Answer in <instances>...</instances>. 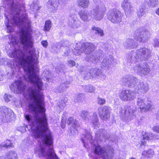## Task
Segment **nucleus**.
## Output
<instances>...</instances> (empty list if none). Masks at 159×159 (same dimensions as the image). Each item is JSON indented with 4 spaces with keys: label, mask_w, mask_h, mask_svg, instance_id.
I'll return each mask as SVG.
<instances>
[{
    "label": "nucleus",
    "mask_w": 159,
    "mask_h": 159,
    "mask_svg": "<svg viewBox=\"0 0 159 159\" xmlns=\"http://www.w3.org/2000/svg\"><path fill=\"white\" fill-rule=\"evenodd\" d=\"M85 79L88 80L92 77L93 78H99L104 79L106 75L101 70L97 68H92L90 70L86 69L82 71Z\"/></svg>",
    "instance_id": "nucleus-6"
},
{
    "label": "nucleus",
    "mask_w": 159,
    "mask_h": 159,
    "mask_svg": "<svg viewBox=\"0 0 159 159\" xmlns=\"http://www.w3.org/2000/svg\"><path fill=\"white\" fill-rule=\"evenodd\" d=\"M14 67V65H12V66H11V68L12 69H13V68Z\"/></svg>",
    "instance_id": "nucleus-58"
},
{
    "label": "nucleus",
    "mask_w": 159,
    "mask_h": 159,
    "mask_svg": "<svg viewBox=\"0 0 159 159\" xmlns=\"http://www.w3.org/2000/svg\"><path fill=\"white\" fill-rule=\"evenodd\" d=\"M70 83V82L69 81L62 82L56 87V90L57 92L59 93L64 92L69 87V86L68 85Z\"/></svg>",
    "instance_id": "nucleus-25"
},
{
    "label": "nucleus",
    "mask_w": 159,
    "mask_h": 159,
    "mask_svg": "<svg viewBox=\"0 0 159 159\" xmlns=\"http://www.w3.org/2000/svg\"><path fill=\"white\" fill-rule=\"evenodd\" d=\"M80 115L83 119L91 121L95 127L98 125V118L96 112H94L92 114L85 111H83L81 112Z\"/></svg>",
    "instance_id": "nucleus-13"
},
{
    "label": "nucleus",
    "mask_w": 159,
    "mask_h": 159,
    "mask_svg": "<svg viewBox=\"0 0 159 159\" xmlns=\"http://www.w3.org/2000/svg\"><path fill=\"white\" fill-rule=\"evenodd\" d=\"M83 135L84 138H82L81 139L84 147H86V143L89 142L93 145V147H95V153L100 155L102 157V159H112L113 155L112 150L106 151L100 146H97L99 141H102L103 139L105 141L110 137L106 130L104 129H98L96 133L95 139L94 141H93L91 135L88 132L86 133L85 134H84Z\"/></svg>",
    "instance_id": "nucleus-2"
},
{
    "label": "nucleus",
    "mask_w": 159,
    "mask_h": 159,
    "mask_svg": "<svg viewBox=\"0 0 159 159\" xmlns=\"http://www.w3.org/2000/svg\"><path fill=\"white\" fill-rule=\"evenodd\" d=\"M67 100V98L65 97L62 98L58 103V106L61 110H63L66 107V102Z\"/></svg>",
    "instance_id": "nucleus-33"
},
{
    "label": "nucleus",
    "mask_w": 159,
    "mask_h": 159,
    "mask_svg": "<svg viewBox=\"0 0 159 159\" xmlns=\"http://www.w3.org/2000/svg\"><path fill=\"white\" fill-rule=\"evenodd\" d=\"M14 114L11 109L6 107H0V120L4 123L10 122L12 120Z\"/></svg>",
    "instance_id": "nucleus-7"
},
{
    "label": "nucleus",
    "mask_w": 159,
    "mask_h": 159,
    "mask_svg": "<svg viewBox=\"0 0 159 159\" xmlns=\"http://www.w3.org/2000/svg\"><path fill=\"white\" fill-rule=\"evenodd\" d=\"M11 39L10 43L13 46L18 45V41L17 40V38L14 37L13 36L11 35Z\"/></svg>",
    "instance_id": "nucleus-40"
},
{
    "label": "nucleus",
    "mask_w": 159,
    "mask_h": 159,
    "mask_svg": "<svg viewBox=\"0 0 159 159\" xmlns=\"http://www.w3.org/2000/svg\"><path fill=\"white\" fill-rule=\"evenodd\" d=\"M156 14L158 15L159 16V7L156 11Z\"/></svg>",
    "instance_id": "nucleus-55"
},
{
    "label": "nucleus",
    "mask_w": 159,
    "mask_h": 159,
    "mask_svg": "<svg viewBox=\"0 0 159 159\" xmlns=\"http://www.w3.org/2000/svg\"><path fill=\"white\" fill-rule=\"evenodd\" d=\"M136 93L133 91L127 90L128 101L132 100L134 99L136 96Z\"/></svg>",
    "instance_id": "nucleus-35"
},
{
    "label": "nucleus",
    "mask_w": 159,
    "mask_h": 159,
    "mask_svg": "<svg viewBox=\"0 0 159 159\" xmlns=\"http://www.w3.org/2000/svg\"><path fill=\"white\" fill-rule=\"evenodd\" d=\"M94 2L97 3H98L100 2V0H93Z\"/></svg>",
    "instance_id": "nucleus-56"
},
{
    "label": "nucleus",
    "mask_w": 159,
    "mask_h": 159,
    "mask_svg": "<svg viewBox=\"0 0 159 159\" xmlns=\"http://www.w3.org/2000/svg\"><path fill=\"white\" fill-rule=\"evenodd\" d=\"M123 45L125 48L130 49L137 47L138 44L133 39H127L124 42Z\"/></svg>",
    "instance_id": "nucleus-23"
},
{
    "label": "nucleus",
    "mask_w": 159,
    "mask_h": 159,
    "mask_svg": "<svg viewBox=\"0 0 159 159\" xmlns=\"http://www.w3.org/2000/svg\"><path fill=\"white\" fill-rule=\"evenodd\" d=\"M81 22L75 14L70 15L69 18L68 24L69 26L73 28H78L80 26Z\"/></svg>",
    "instance_id": "nucleus-16"
},
{
    "label": "nucleus",
    "mask_w": 159,
    "mask_h": 159,
    "mask_svg": "<svg viewBox=\"0 0 159 159\" xmlns=\"http://www.w3.org/2000/svg\"><path fill=\"white\" fill-rule=\"evenodd\" d=\"M57 70H58L59 71H62V72L65 73V67L63 65H61L57 67L56 68Z\"/></svg>",
    "instance_id": "nucleus-44"
},
{
    "label": "nucleus",
    "mask_w": 159,
    "mask_h": 159,
    "mask_svg": "<svg viewBox=\"0 0 159 159\" xmlns=\"http://www.w3.org/2000/svg\"><path fill=\"white\" fill-rule=\"evenodd\" d=\"M154 154L153 151L151 149H149L147 151H143L142 153V155L146 157L150 158L153 157Z\"/></svg>",
    "instance_id": "nucleus-32"
},
{
    "label": "nucleus",
    "mask_w": 159,
    "mask_h": 159,
    "mask_svg": "<svg viewBox=\"0 0 159 159\" xmlns=\"http://www.w3.org/2000/svg\"><path fill=\"white\" fill-rule=\"evenodd\" d=\"M129 159H136V158H135L132 157V158H130Z\"/></svg>",
    "instance_id": "nucleus-59"
},
{
    "label": "nucleus",
    "mask_w": 159,
    "mask_h": 159,
    "mask_svg": "<svg viewBox=\"0 0 159 159\" xmlns=\"http://www.w3.org/2000/svg\"><path fill=\"white\" fill-rule=\"evenodd\" d=\"M157 118H159V110L157 112Z\"/></svg>",
    "instance_id": "nucleus-57"
},
{
    "label": "nucleus",
    "mask_w": 159,
    "mask_h": 159,
    "mask_svg": "<svg viewBox=\"0 0 159 159\" xmlns=\"http://www.w3.org/2000/svg\"><path fill=\"white\" fill-rule=\"evenodd\" d=\"M136 104L139 107L140 109H142L144 111H147L151 109V104L149 103L146 104L143 99L141 98H139L137 99Z\"/></svg>",
    "instance_id": "nucleus-19"
},
{
    "label": "nucleus",
    "mask_w": 159,
    "mask_h": 159,
    "mask_svg": "<svg viewBox=\"0 0 159 159\" xmlns=\"http://www.w3.org/2000/svg\"><path fill=\"white\" fill-rule=\"evenodd\" d=\"M66 122L68 125H71V132L73 133V131H74L75 134L77 133H78L77 128L79 127V125L75 118L72 117H70L68 118Z\"/></svg>",
    "instance_id": "nucleus-18"
},
{
    "label": "nucleus",
    "mask_w": 159,
    "mask_h": 159,
    "mask_svg": "<svg viewBox=\"0 0 159 159\" xmlns=\"http://www.w3.org/2000/svg\"><path fill=\"white\" fill-rule=\"evenodd\" d=\"M159 139V136L157 135H153L152 133H149L145 134V135L143 136L142 140L141 141L140 145H144L145 144L146 141H148L153 139Z\"/></svg>",
    "instance_id": "nucleus-22"
},
{
    "label": "nucleus",
    "mask_w": 159,
    "mask_h": 159,
    "mask_svg": "<svg viewBox=\"0 0 159 159\" xmlns=\"http://www.w3.org/2000/svg\"><path fill=\"white\" fill-rule=\"evenodd\" d=\"M26 87L22 82L20 80L16 81L10 85L11 90L16 93H21L24 91Z\"/></svg>",
    "instance_id": "nucleus-14"
},
{
    "label": "nucleus",
    "mask_w": 159,
    "mask_h": 159,
    "mask_svg": "<svg viewBox=\"0 0 159 159\" xmlns=\"http://www.w3.org/2000/svg\"><path fill=\"white\" fill-rule=\"evenodd\" d=\"M66 45V44H65V42H59L55 45V46L56 49H55V50L56 51H57L62 47L64 48Z\"/></svg>",
    "instance_id": "nucleus-39"
},
{
    "label": "nucleus",
    "mask_w": 159,
    "mask_h": 159,
    "mask_svg": "<svg viewBox=\"0 0 159 159\" xmlns=\"http://www.w3.org/2000/svg\"><path fill=\"white\" fill-rule=\"evenodd\" d=\"M52 22L49 20H48L45 22L44 27V30L45 31H49L51 27Z\"/></svg>",
    "instance_id": "nucleus-38"
},
{
    "label": "nucleus",
    "mask_w": 159,
    "mask_h": 159,
    "mask_svg": "<svg viewBox=\"0 0 159 159\" xmlns=\"http://www.w3.org/2000/svg\"><path fill=\"white\" fill-rule=\"evenodd\" d=\"M42 45L45 48L47 47L48 45V42L46 40H43L41 42Z\"/></svg>",
    "instance_id": "nucleus-51"
},
{
    "label": "nucleus",
    "mask_w": 159,
    "mask_h": 159,
    "mask_svg": "<svg viewBox=\"0 0 159 159\" xmlns=\"http://www.w3.org/2000/svg\"><path fill=\"white\" fill-rule=\"evenodd\" d=\"M150 34L148 30L142 28L137 29L134 35L135 40L140 42H146L150 38Z\"/></svg>",
    "instance_id": "nucleus-9"
},
{
    "label": "nucleus",
    "mask_w": 159,
    "mask_h": 159,
    "mask_svg": "<svg viewBox=\"0 0 159 159\" xmlns=\"http://www.w3.org/2000/svg\"><path fill=\"white\" fill-rule=\"evenodd\" d=\"M80 18L84 22L89 21L92 16L87 11H81L78 12Z\"/></svg>",
    "instance_id": "nucleus-24"
},
{
    "label": "nucleus",
    "mask_w": 159,
    "mask_h": 159,
    "mask_svg": "<svg viewBox=\"0 0 159 159\" xmlns=\"http://www.w3.org/2000/svg\"><path fill=\"white\" fill-rule=\"evenodd\" d=\"M84 97V94L82 93H80L79 94L75 96V99L74 101L75 102H80L82 101Z\"/></svg>",
    "instance_id": "nucleus-41"
},
{
    "label": "nucleus",
    "mask_w": 159,
    "mask_h": 159,
    "mask_svg": "<svg viewBox=\"0 0 159 159\" xmlns=\"http://www.w3.org/2000/svg\"><path fill=\"white\" fill-rule=\"evenodd\" d=\"M59 2H60L62 3H65V2L67 1L68 0H58Z\"/></svg>",
    "instance_id": "nucleus-54"
},
{
    "label": "nucleus",
    "mask_w": 159,
    "mask_h": 159,
    "mask_svg": "<svg viewBox=\"0 0 159 159\" xmlns=\"http://www.w3.org/2000/svg\"><path fill=\"white\" fill-rule=\"evenodd\" d=\"M119 96L120 98L122 100L127 101V90H122L119 93Z\"/></svg>",
    "instance_id": "nucleus-30"
},
{
    "label": "nucleus",
    "mask_w": 159,
    "mask_h": 159,
    "mask_svg": "<svg viewBox=\"0 0 159 159\" xmlns=\"http://www.w3.org/2000/svg\"><path fill=\"white\" fill-rule=\"evenodd\" d=\"M5 159H18L16 153L14 151H11L7 152L6 154Z\"/></svg>",
    "instance_id": "nucleus-27"
},
{
    "label": "nucleus",
    "mask_w": 159,
    "mask_h": 159,
    "mask_svg": "<svg viewBox=\"0 0 159 159\" xmlns=\"http://www.w3.org/2000/svg\"><path fill=\"white\" fill-rule=\"evenodd\" d=\"M61 127L62 128H64V126H63V125H61Z\"/></svg>",
    "instance_id": "nucleus-61"
},
{
    "label": "nucleus",
    "mask_w": 159,
    "mask_h": 159,
    "mask_svg": "<svg viewBox=\"0 0 159 159\" xmlns=\"http://www.w3.org/2000/svg\"><path fill=\"white\" fill-rule=\"evenodd\" d=\"M145 2L147 3L148 6L151 7H155L158 4V0H148L145 1Z\"/></svg>",
    "instance_id": "nucleus-31"
},
{
    "label": "nucleus",
    "mask_w": 159,
    "mask_h": 159,
    "mask_svg": "<svg viewBox=\"0 0 159 159\" xmlns=\"http://www.w3.org/2000/svg\"><path fill=\"white\" fill-rule=\"evenodd\" d=\"M9 145L7 144H0V150H3L5 149L8 148Z\"/></svg>",
    "instance_id": "nucleus-45"
},
{
    "label": "nucleus",
    "mask_w": 159,
    "mask_h": 159,
    "mask_svg": "<svg viewBox=\"0 0 159 159\" xmlns=\"http://www.w3.org/2000/svg\"><path fill=\"white\" fill-rule=\"evenodd\" d=\"M19 130L21 132H24L26 131L25 128L23 126H21L19 128Z\"/></svg>",
    "instance_id": "nucleus-53"
},
{
    "label": "nucleus",
    "mask_w": 159,
    "mask_h": 159,
    "mask_svg": "<svg viewBox=\"0 0 159 159\" xmlns=\"http://www.w3.org/2000/svg\"><path fill=\"white\" fill-rule=\"evenodd\" d=\"M152 130L154 132L159 133V126H155L152 127Z\"/></svg>",
    "instance_id": "nucleus-48"
},
{
    "label": "nucleus",
    "mask_w": 159,
    "mask_h": 159,
    "mask_svg": "<svg viewBox=\"0 0 159 159\" xmlns=\"http://www.w3.org/2000/svg\"><path fill=\"white\" fill-rule=\"evenodd\" d=\"M121 7L126 13H130L132 11L133 7L131 6L129 2L128 1L124 0L122 3Z\"/></svg>",
    "instance_id": "nucleus-26"
},
{
    "label": "nucleus",
    "mask_w": 159,
    "mask_h": 159,
    "mask_svg": "<svg viewBox=\"0 0 159 159\" xmlns=\"http://www.w3.org/2000/svg\"><path fill=\"white\" fill-rule=\"evenodd\" d=\"M7 3L11 8V15L5 14L7 31H13L12 26L17 25L21 28L20 40L23 45L24 51L15 49L10 56L23 67L26 75L23 76L26 81L33 84V86L28 89L27 94L30 99L29 103H44L42 90L43 83L38 74V71L37 57L36 56L35 49L34 48V39L32 36L31 22L27 18L25 8L19 3L15 4L13 0H7Z\"/></svg>",
    "instance_id": "nucleus-1"
},
{
    "label": "nucleus",
    "mask_w": 159,
    "mask_h": 159,
    "mask_svg": "<svg viewBox=\"0 0 159 159\" xmlns=\"http://www.w3.org/2000/svg\"><path fill=\"white\" fill-rule=\"evenodd\" d=\"M107 19L114 24H117L121 21L122 15L118 10L113 9L109 10L107 14Z\"/></svg>",
    "instance_id": "nucleus-11"
},
{
    "label": "nucleus",
    "mask_w": 159,
    "mask_h": 159,
    "mask_svg": "<svg viewBox=\"0 0 159 159\" xmlns=\"http://www.w3.org/2000/svg\"><path fill=\"white\" fill-rule=\"evenodd\" d=\"M97 103L100 105H103L105 104V100L100 97H98L97 98Z\"/></svg>",
    "instance_id": "nucleus-42"
},
{
    "label": "nucleus",
    "mask_w": 159,
    "mask_h": 159,
    "mask_svg": "<svg viewBox=\"0 0 159 159\" xmlns=\"http://www.w3.org/2000/svg\"><path fill=\"white\" fill-rule=\"evenodd\" d=\"M133 70L134 73L141 76L147 75L150 71L148 65L143 62L136 64Z\"/></svg>",
    "instance_id": "nucleus-10"
},
{
    "label": "nucleus",
    "mask_w": 159,
    "mask_h": 159,
    "mask_svg": "<svg viewBox=\"0 0 159 159\" xmlns=\"http://www.w3.org/2000/svg\"><path fill=\"white\" fill-rule=\"evenodd\" d=\"M7 142L5 143V144L7 145L8 144L10 146H9L8 148L11 147H13V144L12 143H11V141L8 140H7Z\"/></svg>",
    "instance_id": "nucleus-50"
},
{
    "label": "nucleus",
    "mask_w": 159,
    "mask_h": 159,
    "mask_svg": "<svg viewBox=\"0 0 159 159\" xmlns=\"http://www.w3.org/2000/svg\"><path fill=\"white\" fill-rule=\"evenodd\" d=\"M4 75L3 72L0 68V81L3 80Z\"/></svg>",
    "instance_id": "nucleus-52"
},
{
    "label": "nucleus",
    "mask_w": 159,
    "mask_h": 159,
    "mask_svg": "<svg viewBox=\"0 0 159 159\" xmlns=\"http://www.w3.org/2000/svg\"><path fill=\"white\" fill-rule=\"evenodd\" d=\"M147 11V8L145 6H141L137 10V16L140 18L144 15Z\"/></svg>",
    "instance_id": "nucleus-28"
},
{
    "label": "nucleus",
    "mask_w": 159,
    "mask_h": 159,
    "mask_svg": "<svg viewBox=\"0 0 159 159\" xmlns=\"http://www.w3.org/2000/svg\"><path fill=\"white\" fill-rule=\"evenodd\" d=\"M106 9L104 5L96 6L91 10V16L96 20L100 21L103 19Z\"/></svg>",
    "instance_id": "nucleus-8"
},
{
    "label": "nucleus",
    "mask_w": 159,
    "mask_h": 159,
    "mask_svg": "<svg viewBox=\"0 0 159 159\" xmlns=\"http://www.w3.org/2000/svg\"><path fill=\"white\" fill-rule=\"evenodd\" d=\"M126 61L128 66L132 65V64L135 63V61H138L135 52L132 51L127 55Z\"/></svg>",
    "instance_id": "nucleus-20"
},
{
    "label": "nucleus",
    "mask_w": 159,
    "mask_h": 159,
    "mask_svg": "<svg viewBox=\"0 0 159 159\" xmlns=\"http://www.w3.org/2000/svg\"><path fill=\"white\" fill-rule=\"evenodd\" d=\"M96 48L94 44L90 43L78 42L76 43L73 52L75 55H80L83 52L86 54L90 55L89 61L93 63H97L102 58L103 55L100 52L92 53Z\"/></svg>",
    "instance_id": "nucleus-3"
},
{
    "label": "nucleus",
    "mask_w": 159,
    "mask_h": 159,
    "mask_svg": "<svg viewBox=\"0 0 159 159\" xmlns=\"http://www.w3.org/2000/svg\"><path fill=\"white\" fill-rule=\"evenodd\" d=\"M153 41L154 46L155 47H159V39H155Z\"/></svg>",
    "instance_id": "nucleus-46"
},
{
    "label": "nucleus",
    "mask_w": 159,
    "mask_h": 159,
    "mask_svg": "<svg viewBox=\"0 0 159 159\" xmlns=\"http://www.w3.org/2000/svg\"><path fill=\"white\" fill-rule=\"evenodd\" d=\"M30 8L33 9L34 12L36 11L39 10V7L38 5V1L37 0H34L32 3L30 5Z\"/></svg>",
    "instance_id": "nucleus-34"
},
{
    "label": "nucleus",
    "mask_w": 159,
    "mask_h": 159,
    "mask_svg": "<svg viewBox=\"0 0 159 159\" xmlns=\"http://www.w3.org/2000/svg\"><path fill=\"white\" fill-rule=\"evenodd\" d=\"M77 3L79 6L86 8L88 7L89 1V0H78Z\"/></svg>",
    "instance_id": "nucleus-29"
},
{
    "label": "nucleus",
    "mask_w": 159,
    "mask_h": 159,
    "mask_svg": "<svg viewBox=\"0 0 159 159\" xmlns=\"http://www.w3.org/2000/svg\"><path fill=\"white\" fill-rule=\"evenodd\" d=\"M123 84L126 87L134 88V91L139 94L147 93L149 89L147 83L141 81L132 75L125 76L122 79Z\"/></svg>",
    "instance_id": "nucleus-4"
},
{
    "label": "nucleus",
    "mask_w": 159,
    "mask_h": 159,
    "mask_svg": "<svg viewBox=\"0 0 159 159\" xmlns=\"http://www.w3.org/2000/svg\"><path fill=\"white\" fill-rule=\"evenodd\" d=\"M92 29L96 31L95 34L98 33L101 36H103L104 34L103 30L98 27L93 26L92 28Z\"/></svg>",
    "instance_id": "nucleus-37"
},
{
    "label": "nucleus",
    "mask_w": 159,
    "mask_h": 159,
    "mask_svg": "<svg viewBox=\"0 0 159 159\" xmlns=\"http://www.w3.org/2000/svg\"><path fill=\"white\" fill-rule=\"evenodd\" d=\"M68 63L69 65L70 66H74L75 65V62L72 60H69L68 61Z\"/></svg>",
    "instance_id": "nucleus-49"
},
{
    "label": "nucleus",
    "mask_w": 159,
    "mask_h": 159,
    "mask_svg": "<svg viewBox=\"0 0 159 159\" xmlns=\"http://www.w3.org/2000/svg\"><path fill=\"white\" fill-rule=\"evenodd\" d=\"M73 159V158H72V159Z\"/></svg>",
    "instance_id": "nucleus-62"
},
{
    "label": "nucleus",
    "mask_w": 159,
    "mask_h": 159,
    "mask_svg": "<svg viewBox=\"0 0 159 159\" xmlns=\"http://www.w3.org/2000/svg\"><path fill=\"white\" fill-rule=\"evenodd\" d=\"M59 3L58 0H49L47 7L49 11L54 12L57 10Z\"/></svg>",
    "instance_id": "nucleus-21"
},
{
    "label": "nucleus",
    "mask_w": 159,
    "mask_h": 159,
    "mask_svg": "<svg viewBox=\"0 0 159 159\" xmlns=\"http://www.w3.org/2000/svg\"><path fill=\"white\" fill-rule=\"evenodd\" d=\"M0 159H3V157H0Z\"/></svg>",
    "instance_id": "nucleus-60"
},
{
    "label": "nucleus",
    "mask_w": 159,
    "mask_h": 159,
    "mask_svg": "<svg viewBox=\"0 0 159 159\" xmlns=\"http://www.w3.org/2000/svg\"><path fill=\"white\" fill-rule=\"evenodd\" d=\"M136 111L135 109L131 106H126L121 108L120 111V117L124 121L129 122L135 117L138 120L139 119L135 116L134 113Z\"/></svg>",
    "instance_id": "nucleus-5"
},
{
    "label": "nucleus",
    "mask_w": 159,
    "mask_h": 159,
    "mask_svg": "<svg viewBox=\"0 0 159 159\" xmlns=\"http://www.w3.org/2000/svg\"><path fill=\"white\" fill-rule=\"evenodd\" d=\"M115 61L112 56L107 55L104 57L102 62V66L107 68H110L114 65Z\"/></svg>",
    "instance_id": "nucleus-17"
},
{
    "label": "nucleus",
    "mask_w": 159,
    "mask_h": 159,
    "mask_svg": "<svg viewBox=\"0 0 159 159\" xmlns=\"http://www.w3.org/2000/svg\"><path fill=\"white\" fill-rule=\"evenodd\" d=\"M111 110V108L110 107L104 106L98 108V113L101 119L106 120L110 117Z\"/></svg>",
    "instance_id": "nucleus-15"
},
{
    "label": "nucleus",
    "mask_w": 159,
    "mask_h": 159,
    "mask_svg": "<svg viewBox=\"0 0 159 159\" xmlns=\"http://www.w3.org/2000/svg\"><path fill=\"white\" fill-rule=\"evenodd\" d=\"M65 50H66V51H65L64 53L65 55L67 56H68L69 54V52H70V49L69 47H67L66 46L65 47Z\"/></svg>",
    "instance_id": "nucleus-47"
},
{
    "label": "nucleus",
    "mask_w": 159,
    "mask_h": 159,
    "mask_svg": "<svg viewBox=\"0 0 159 159\" xmlns=\"http://www.w3.org/2000/svg\"><path fill=\"white\" fill-rule=\"evenodd\" d=\"M12 96L8 93H5L4 94V99L6 102H8L10 101L11 99L12 98Z\"/></svg>",
    "instance_id": "nucleus-43"
},
{
    "label": "nucleus",
    "mask_w": 159,
    "mask_h": 159,
    "mask_svg": "<svg viewBox=\"0 0 159 159\" xmlns=\"http://www.w3.org/2000/svg\"><path fill=\"white\" fill-rule=\"evenodd\" d=\"M83 88L85 92L89 93H94L95 90L94 87L89 84L83 85Z\"/></svg>",
    "instance_id": "nucleus-36"
},
{
    "label": "nucleus",
    "mask_w": 159,
    "mask_h": 159,
    "mask_svg": "<svg viewBox=\"0 0 159 159\" xmlns=\"http://www.w3.org/2000/svg\"><path fill=\"white\" fill-rule=\"evenodd\" d=\"M138 62L148 59L151 56V52L149 49L145 47L141 48L135 52Z\"/></svg>",
    "instance_id": "nucleus-12"
}]
</instances>
